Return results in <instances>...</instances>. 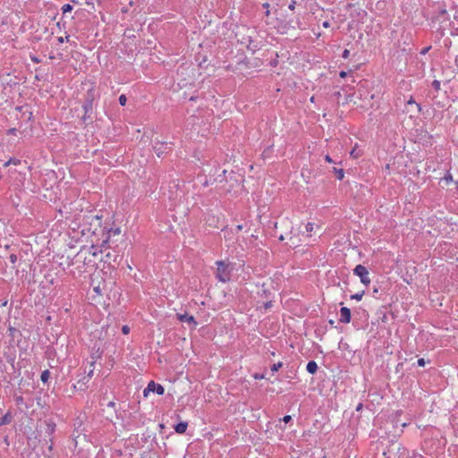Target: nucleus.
I'll use <instances>...</instances> for the list:
<instances>
[{
    "label": "nucleus",
    "instance_id": "nucleus-11",
    "mask_svg": "<svg viewBox=\"0 0 458 458\" xmlns=\"http://www.w3.org/2000/svg\"><path fill=\"white\" fill-rule=\"evenodd\" d=\"M92 109H93V98H89L83 105V110L86 111V113H92Z\"/></svg>",
    "mask_w": 458,
    "mask_h": 458
},
{
    "label": "nucleus",
    "instance_id": "nucleus-48",
    "mask_svg": "<svg viewBox=\"0 0 458 458\" xmlns=\"http://www.w3.org/2000/svg\"><path fill=\"white\" fill-rule=\"evenodd\" d=\"M11 164H12V159H9L8 161H6V162L4 163V166H8V165H10Z\"/></svg>",
    "mask_w": 458,
    "mask_h": 458
},
{
    "label": "nucleus",
    "instance_id": "nucleus-58",
    "mask_svg": "<svg viewBox=\"0 0 458 458\" xmlns=\"http://www.w3.org/2000/svg\"><path fill=\"white\" fill-rule=\"evenodd\" d=\"M320 36H321V34H320V33H318V34H317V38H319Z\"/></svg>",
    "mask_w": 458,
    "mask_h": 458
},
{
    "label": "nucleus",
    "instance_id": "nucleus-17",
    "mask_svg": "<svg viewBox=\"0 0 458 458\" xmlns=\"http://www.w3.org/2000/svg\"><path fill=\"white\" fill-rule=\"evenodd\" d=\"M317 226V225L315 223H311V222H309L305 228H306V232L309 233V235H311V233L315 230V227Z\"/></svg>",
    "mask_w": 458,
    "mask_h": 458
},
{
    "label": "nucleus",
    "instance_id": "nucleus-31",
    "mask_svg": "<svg viewBox=\"0 0 458 458\" xmlns=\"http://www.w3.org/2000/svg\"><path fill=\"white\" fill-rule=\"evenodd\" d=\"M350 154L353 158H358L360 157V154L356 152V148H354Z\"/></svg>",
    "mask_w": 458,
    "mask_h": 458
},
{
    "label": "nucleus",
    "instance_id": "nucleus-39",
    "mask_svg": "<svg viewBox=\"0 0 458 458\" xmlns=\"http://www.w3.org/2000/svg\"><path fill=\"white\" fill-rule=\"evenodd\" d=\"M295 4H296V2H295V1H292V3L289 4V7H288V8H289L291 11H293V10L295 9Z\"/></svg>",
    "mask_w": 458,
    "mask_h": 458
},
{
    "label": "nucleus",
    "instance_id": "nucleus-1",
    "mask_svg": "<svg viewBox=\"0 0 458 458\" xmlns=\"http://www.w3.org/2000/svg\"><path fill=\"white\" fill-rule=\"evenodd\" d=\"M279 276L275 278H267L262 283V294H259V303H263L265 310H269L272 307L276 293L278 291V280Z\"/></svg>",
    "mask_w": 458,
    "mask_h": 458
},
{
    "label": "nucleus",
    "instance_id": "nucleus-54",
    "mask_svg": "<svg viewBox=\"0 0 458 458\" xmlns=\"http://www.w3.org/2000/svg\"><path fill=\"white\" fill-rule=\"evenodd\" d=\"M173 198H174V196H173V195H170V196H169V199H173ZM174 198H177V194H175Z\"/></svg>",
    "mask_w": 458,
    "mask_h": 458
},
{
    "label": "nucleus",
    "instance_id": "nucleus-57",
    "mask_svg": "<svg viewBox=\"0 0 458 458\" xmlns=\"http://www.w3.org/2000/svg\"><path fill=\"white\" fill-rule=\"evenodd\" d=\"M49 58H50V59H54V58H55V56H54V55H50V56H49Z\"/></svg>",
    "mask_w": 458,
    "mask_h": 458
},
{
    "label": "nucleus",
    "instance_id": "nucleus-49",
    "mask_svg": "<svg viewBox=\"0 0 458 458\" xmlns=\"http://www.w3.org/2000/svg\"><path fill=\"white\" fill-rule=\"evenodd\" d=\"M57 40H58V42H59V43H64V38H63V37H59V38H57Z\"/></svg>",
    "mask_w": 458,
    "mask_h": 458
},
{
    "label": "nucleus",
    "instance_id": "nucleus-32",
    "mask_svg": "<svg viewBox=\"0 0 458 458\" xmlns=\"http://www.w3.org/2000/svg\"><path fill=\"white\" fill-rule=\"evenodd\" d=\"M9 259L11 263L14 264L17 261V256L15 254H11Z\"/></svg>",
    "mask_w": 458,
    "mask_h": 458
},
{
    "label": "nucleus",
    "instance_id": "nucleus-61",
    "mask_svg": "<svg viewBox=\"0 0 458 458\" xmlns=\"http://www.w3.org/2000/svg\"><path fill=\"white\" fill-rule=\"evenodd\" d=\"M455 185H456V189H458V182H455Z\"/></svg>",
    "mask_w": 458,
    "mask_h": 458
},
{
    "label": "nucleus",
    "instance_id": "nucleus-40",
    "mask_svg": "<svg viewBox=\"0 0 458 458\" xmlns=\"http://www.w3.org/2000/svg\"><path fill=\"white\" fill-rule=\"evenodd\" d=\"M429 48L430 47H425V48L421 49L420 54L421 55H426L428 53V51L429 50Z\"/></svg>",
    "mask_w": 458,
    "mask_h": 458
},
{
    "label": "nucleus",
    "instance_id": "nucleus-43",
    "mask_svg": "<svg viewBox=\"0 0 458 458\" xmlns=\"http://www.w3.org/2000/svg\"><path fill=\"white\" fill-rule=\"evenodd\" d=\"M325 160L327 162V163H333V160L332 158L330 157V156L327 155L325 157Z\"/></svg>",
    "mask_w": 458,
    "mask_h": 458
},
{
    "label": "nucleus",
    "instance_id": "nucleus-55",
    "mask_svg": "<svg viewBox=\"0 0 458 458\" xmlns=\"http://www.w3.org/2000/svg\"><path fill=\"white\" fill-rule=\"evenodd\" d=\"M208 184V181H205V182L203 183L204 186H207Z\"/></svg>",
    "mask_w": 458,
    "mask_h": 458
},
{
    "label": "nucleus",
    "instance_id": "nucleus-50",
    "mask_svg": "<svg viewBox=\"0 0 458 458\" xmlns=\"http://www.w3.org/2000/svg\"><path fill=\"white\" fill-rule=\"evenodd\" d=\"M120 232H121V231H120V229H119V228H117V229H115V230L114 231V234H119V233H120Z\"/></svg>",
    "mask_w": 458,
    "mask_h": 458
},
{
    "label": "nucleus",
    "instance_id": "nucleus-10",
    "mask_svg": "<svg viewBox=\"0 0 458 458\" xmlns=\"http://www.w3.org/2000/svg\"><path fill=\"white\" fill-rule=\"evenodd\" d=\"M452 182H454V181L451 174H445L439 182L442 188L448 187Z\"/></svg>",
    "mask_w": 458,
    "mask_h": 458
},
{
    "label": "nucleus",
    "instance_id": "nucleus-42",
    "mask_svg": "<svg viewBox=\"0 0 458 458\" xmlns=\"http://www.w3.org/2000/svg\"><path fill=\"white\" fill-rule=\"evenodd\" d=\"M31 60H32V62H34L36 64L40 63V60L38 57H36V56H31Z\"/></svg>",
    "mask_w": 458,
    "mask_h": 458
},
{
    "label": "nucleus",
    "instance_id": "nucleus-24",
    "mask_svg": "<svg viewBox=\"0 0 458 458\" xmlns=\"http://www.w3.org/2000/svg\"><path fill=\"white\" fill-rule=\"evenodd\" d=\"M363 295H364V292L352 294L351 296V299L356 300V301H360L362 299Z\"/></svg>",
    "mask_w": 458,
    "mask_h": 458
},
{
    "label": "nucleus",
    "instance_id": "nucleus-5",
    "mask_svg": "<svg viewBox=\"0 0 458 458\" xmlns=\"http://www.w3.org/2000/svg\"><path fill=\"white\" fill-rule=\"evenodd\" d=\"M98 255L97 250L92 246L90 248H83L81 249L77 255L75 256V259L77 260L83 259L84 262L88 260L89 262H91V258H94Z\"/></svg>",
    "mask_w": 458,
    "mask_h": 458
},
{
    "label": "nucleus",
    "instance_id": "nucleus-23",
    "mask_svg": "<svg viewBox=\"0 0 458 458\" xmlns=\"http://www.w3.org/2000/svg\"><path fill=\"white\" fill-rule=\"evenodd\" d=\"M113 258V255L111 254V252H107L106 255H105V258H102L101 259L104 261V262H106V263H109L111 264V259Z\"/></svg>",
    "mask_w": 458,
    "mask_h": 458
},
{
    "label": "nucleus",
    "instance_id": "nucleus-6",
    "mask_svg": "<svg viewBox=\"0 0 458 458\" xmlns=\"http://www.w3.org/2000/svg\"><path fill=\"white\" fill-rule=\"evenodd\" d=\"M353 274L360 277V282L364 285H369L370 284V278L369 276V271L363 265H357L353 269Z\"/></svg>",
    "mask_w": 458,
    "mask_h": 458
},
{
    "label": "nucleus",
    "instance_id": "nucleus-9",
    "mask_svg": "<svg viewBox=\"0 0 458 458\" xmlns=\"http://www.w3.org/2000/svg\"><path fill=\"white\" fill-rule=\"evenodd\" d=\"M177 318L181 321V322H185V323H188L190 325H192L193 327H195L197 326V322L194 318L193 316L191 315H189L187 313H184V314H177Z\"/></svg>",
    "mask_w": 458,
    "mask_h": 458
},
{
    "label": "nucleus",
    "instance_id": "nucleus-47",
    "mask_svg": "<svg viewBox=\"0 0 458 458\" xmlns=\"http://www.w3.org/2000/svg\"><path fill=\"white\" fill-rule=\"evenodd\" d=\"M362 409V403H359L356 407V411H360Z\"/></svg>",
    "mask_w": 458,
    "mask_h": 458
},
{
    "label": "nucleus",
    "instance_id": "nucleus-21",
    "mask_svg": "<svg viewBox=\"0 0 458 458\" xmlns=\"http://www.w3.org/2000/svg\"><path fill=\"white\" fill-rule=\"evenodd\" d=\"M407 105H408V106H415L417 107V109H418V112H420V106L419 104H417V103L415 102V100H414L412 98H411L407 101Z\"/></svg>",
    "mask_w": 458,
    "mask_h": 458
},
{
    "label": "nucleus",
    "instance_id": "nucleus-33",
    "mask_svg": "<svg viewBox=\"0 0 458 458\" xmlns=\"http://www.w3.org/2000/svg\"><path fill=\"white\" fill-rule=\"evenodd\" d=\"M122 332L124 334V335H127L129 334L130 332V327L129 326L125 325L122 327Z\"/></svg>",
    "mask_w": 458,
    "mask_h": 458
},
{
    "label": "nucleus",
    "instance_id": "nucleus-18",
    "mask_svg": "<svg viewBox=\"0 0 458 458\" xmlns=\"http://www.w3.org/2000/svg\"><path fill=\"white\" fill-rule=\"evenodd\" d=\"M46 426H47L46 432L48 435H51L55 431V425L52 422H46Z\"/></svg>",
    "mask_w": 458,
    "mask_h": 458
},
{
    "label": "nucleus",
    "instance_id": "nucleus-60",
    "mask_svg": "<svg viewBox=\"0 0 458 458\" xmlns=\"http://www.w3.org/2000/svg\"><path fill=\"white\" fill-rule=\"evenodd\" d=\"M91 0H87V4H90Z\"/></svg>",
    "mask_w": 458,
    "mask_h": 458
},
{
    "label": "nucleus",
    "instance_id": "nucleus-14",
    "mask_svg": "<svg viewBox=\"0 0 458 458\" xmlns=\"http://www.w3.org/2000/svg\"><path fill=\"white\" fill-rule=\"evenodd\" d=\"M12 420V416L10 413H6L4 416H3L1 418V420H0V426L1 425H4V424H8L10 423Z\"/></svg>",
    "mask_w": 458,
    "mask_h": 458
},
{
    "label": "nucleus",
    "instance_id": "nucleus-30",
    "mask_svg": "<svg viewBox=\"0 0 458 458\" xmlns=\"http://www.w3.org/2000/svg\"><path fill=\"white\" fill-rule=\"evenodd\" d=\"M432 86L434 87V89L436 90H439L440 89V81L435 80L433 82H432Z\"/></svg>",
    "mask_w": 458,
    "mask_h": 458
},
{
    "label": "nucleus",
    "instance_id": "nucleus-15",
    "mask_svg": "<svg viewBox=\"0 0 458 458\" xmlns=\"http://www.w3.org/2000/svg\"><path fill=\"white\" fill-rule=\"evenodd\" d=\"M157 145H158V144H157V145L154 147V149H155V151H156L157 155L158 157H160V155L163 153V149H162V148H163L164 146H165V147H166V146H167V143L161 142V143H159V146H157Z\"/></svg>",
    "mask_w": 458,
    "mask_h": 458
},
{
    "label": "nucleus",
    "instance_id": "nucleus-16",
    "mask_svg": "<svg viewBox=\"0 0 458 458\" xmlns=\"http://www.w3.org/2000/svg\"><path fill=\"white\" fill-rule=\"evenodd\" d=\"M334 172L336 174L338 180H343L344 177V172L342 168L334 167Z\"/></svg>",
    "mask_w": 458,
    "mask_h": 458
},
{
    "label": "nucleus",
    "instance_id": "nucleus-53",
    "mask_svg": "<svg viewBox=\"0 0 458 458\" xmlns=\"http://www.w3.org/2000/svg\"><path fill=\"white\" fill-rule=\"evenodd\" d=\"M108 405H109V406H114V402H110Z\"/></svg>",
    "mask_w": 458,
    "mask_h": 458
},
{
    "label": "nucleus",
    "instance_id": "nucleus-2",
    "mask_svg": "<svg viewBox=\"0 0 458 458\" xmlns=\"http://www.w3.org/2000/svg\"><path fill=\"white\" fill-rule=\"evenodd\" d=\"M265 9V22L277 30H287L289 28H295V26L292 25V21H287L285 18H282L278 16V10L276 8H270L269 4L266 3L262 4Z\"/></svg>",
    "mask_w": 458,
    "mask_h": 458
},
{
    "label": "nucleus",
    "instance_id": "nucleus-26",
    "mask_svg": "<svg viewBox=\"0 0 458 458\" xmlns=\"http://www.w3.org/2000/svg\"><path fill=\"white\" fill-rule=\"evenodd\" d=\"M72 10V6L69 4H64L63 7H62V11L64 13H66L68 12H71Z\"/></svg>",
    "mask_w": 458,
    "mask_h": 458
},
{
    "label": "nucleus",
    "instance_id": "nucleus-3",
    "mask_svg": "<svg viewBox=\"0 0 458 458\" xmlns=\"http://www.w3.org/2000/svg\"><path fill=\"white\" fill-rule=\"evenodd\" d=\"M216 277L223 283L229 282L231 280V273L233 269V264L229 261L219 260L216 262Z\"/></svg>",
    "mask_w": 458,
    "mask_h": 458
},
{
    "label": "nucleus",
    "instance_id": "nucleus-12",
    "mask_svg": "<svg viewBox=\"0 0 458 458\" xmlns=\"http://www.w3.org/2000/svg\"><path fill=\"white\" fill-rule=\"evenodd\" d=\"M187 427H188L187 422H180L177 425H175L174 430L176 433L182 434L186 431Z\"/></svg>",
    "mask_w": 458,
    "mask_h": 458
},
{
    "label": "nucleus",
    "instance_id": "nucleus-28",
    "mask_svg": "<svg viewBox=\"0 0 458 458\" xmlns=\"http://www.w3.org/2000/svg\"><path fill=\"white\" fill-rule=\"evenodd\" d=\"M126 101H127V98L125 95L122 94L120 97H119V103L121 106H124L126 104Z\"/></svg>",
    "mask_w": 458,
    "mask_h": 458
},
{
    "label": "nucleus",
    "instance_id": "nucleus-45",
    "mask_svg": "<svg viewBox=\"0 0 458 458\" xmlns=\"http://www.w3.org/2000/svg\"><path fill=\"white\" fill-rule=\"evenodd\" d=\"M11 159H12V164H13V165L20 164V160L19 159H15V158H11Z\"/></svg>",
    "mask_w": 458,
    "mask_h": 458
},
{
    "label": "nucleus",
    "instance_id": "nucleus-27",
    "mask_svg": "<svg viewBox=\"0 0 458 458\" xmlns=\"http://www.w3.org/2000/svg\"><path fill=\"white\" fill-rule=\"evenodd\" d=\"M225 174H226V170H224L223 171V174L218 175L216 178V181H217L219 182H223L224 180H226Z\"/></svg>",
    "mask_w": 458,
    "mask_h": 458
},
{
    "label": "nucleus",
    "instance_id": "nucleus-19",
    "mask_svg": "<svg viewBox=\"0 0 458 458\" xmlns=\"http://www.w3.org/2000/svg\"><path fill=\"white\" fill-rule=\"evenodd\" d=\"M50 376V372L47 369V370H44L40 376V379L42 382H47L48 377Z\"/></svg>",
    "mask_w": 458,
    "mask_h": 458
},
{
    "label": "nucleus",
    "instance_id": "nucleus-46",
    "mask_svg": "<svg viewBox=\"0 0 458 458\" xmlns=\"http://www.w3.org/2000/svg\"><path fill=\"white\" fill-rule=\"evenodd\" d=\"M15 131H16V129H15V128H12V129H10V130L8 131V133H9V134H14V133H15Z\"/></svg>",
    "mask_w": 458,
    "mask_h": 458
},
{
    "label": "nucleus",
    "instance_id": "nucleus-44",
    "mask_svg": "<svg viewBox=\"0 0 458 458\" xmlns=\"http://www.w3.org/2000/svg\"><path fill=\"white\" fill-rule=\"evenodd\" d=\"M339 75L341 78H345L347 76V72L344 71H342V72H340Z\"/></svg>",
    "mask_w": 458,
    "mask_h": 458
},
{
    "label": "nucleus",
    "instance_id": "nucleus-20",
    "mask_svg": "<svg viewBox=\"0 0 458 458\" xmlns=\"http://www.w3.org/2000/svg\"><path fill=\"white\" fill-rule=\"evenodd\" d=\"M86 384H87V382L78 381L77 385H74V388L78 387L80 390H84L85 388H87Z\"/></svg>",
    "mask_w": 458,
    "mask_h": 458
},
{
    "label": "nucleus",
    "instance_id": "nucleus-8",
    "mask_svg": "<svg viewBox=\"0 0 458 458\" xmlns=\"http://www.w3.org/2000/svg\"><path fill=\"white\" fill-rule=\"evenodd\" d=\"M351 310L347 307H342L340 310V318L339 321L344 324H348L351 322Z\"/></svg>",
    "mask_w": 458,
    "mask_h": 458
},
{
    "label": "nucleus",
    "instance_id": "nucleus-52",
    "mask_svg": "<svg viewBox=\"0 0 458 458\" xmlns=\"http://www.w3.org/2000/svg\"><path fill=\"white\" fill-rule=\"evenodd\" d=\"M116 259H117V256H116V255H114V259H113V261H114V262H116Z\"/></svg>",
    "mask_w": 458,
    "mask_h": 458
},
{
    "label": "nucleus",
    "instance_id": "nucleus-29",
    "mask_svg": "<svg viewBox=\"0 0 458 458\" xmlns=\"http://www.w3.org/2000/svg\"><path fill=\"white\" fill-rule=\"evenodd\" d=\"M91 114L92 113H86V111H84V114L82 116V120L84 122L88 121V120H91Z\"/></svg>",
    "mask_w": 458,
    "mask_h": 458
},
{
    "label": "nucleus",
    "instance_id": "nucleus-34",
    "mask_svg": "<svg viewBox=\"0 0 458 458\" xmlns=\"http://www.w3.org/2000/svg\"><path fill=\"white\" fill-rule=\"evenodd\" d=\"M349 55H350V51L348 49H344L342 54L343 58L347 59L349 57Z\"/></svg>",
    "mask_w": 458,
    "mask_h": 458
},
{
    "label": "nucleus",
    "instance_id": "nucleus-4",
    "mask_svg": "<svg viewBox=\"0 0 458 458\" xmlns=\"http://www.w3.org/2000/svg\"><path fill=\"white\" fill-rule=\"evenodd\" d=\"M280 225L284 231L277 236L279 241H284L285 239H289L292 242V244H295V242L293 241V222L291 220H289L288 218H284L281 221Z\"/></svg>",
    "mask_w": 458,
    "mask_h": 458
},
{
    "label": "nucleus",
    "instance_id": "nucleus-36",
    "mask_svg": "<svg viewBox=\"0 0 458 458\" xmlns=\"http://www.w3.org/2000/svg\"><path fill=\"white\" fill-rule=\"evenodd\" d=\"M16 403L18 405L22 404L23 403V398L21 396L16 397Z\"/></svg>",
    "mask_w": 458,
    "mask_h": 458
},
{
    "label": "nucleus",
    "instance_id": "nucleus-13",
    "mask_svg": "<svg viewBox=\"0 0 458 458\" xmlns=\"http://www.w3.org/2000/svg\"><path fill=\"white\" fill-rule=\"evenodd\" d=\"M318 370V364L311 360V361H309L308 364H307V371L310 374H315Z\"/></svg>",
    "mask_w": 458,
    "mask_h": 458
},
{
    "label": "nucleus",
    "instance_id": "nucleus-25",
    "mask_svg": "<svg viewBox=\"0 0 458 458\" xmlns=\"http://www.w3.org/2000/svg\"><path fill=\"white\" fill-rule=\"evenodd\" d=\"M283 366V363L281 361L277 362V363H275L273 364V366L271 367V370L273 372H276L281 367Z\"/></svg>",
    "mask_w": 458,
    "mask_h": 458
},
{
    "label": "nucleus",
    "instance_id": "nucleus-41",
    "mask_svg": "<svg viewBox=\"0 0 458 458\" xmlns=\"http://www.w3.org/2000/svg\"><path fill=\"white\" fill-rule=\"evenodd\" d=\"M322 25H323L324 28L327 29V28L330 27V22L328 21H326L323 22Z\"/></svg>",
    "mask_w": 458,
    "mask_h": 458
},
{
    "label": "nucleus",
    "instance_id": "nucleus-35",
    "mask_svg": "<svg viewBox=\"0 0 458 458\" xmlns=\"http://www.w3.org/2000/svg\"><path fill=\"white\" fill-rule=\"evenodd\" d=\"M179 187H180V181L179 180L174 181L173 186H171V188L178 189Z\"/></svg>",
    "mask_w": 458,
    "mask_h": 458
},
{
    "label": "nucleus",
    "instance_id": "nucleus-38",
    "mask_svg": "<svg viewBox=\"0 0 458 458\" xmlns=\"http://www.w3.org/2000/svg\"><path fill=\"white\" fill-rule=\"evenodd\" d=\"M418 365L420 367H423L425 365V360H424L423 358H420V359L418 360Z\"/></svg>",
    "mask_w": 458,
    "mask_h": 458
},
{
    "label": "nucleus",
    "instance_id": "nucleus-51",
    "mask_svg": "<svg viewBox=\"0 0 458 458\" xmlns=\"http://www.w3.org/2000/svg\"><path fill=\"white\" fill-rule=\"evenodd\" d=\"M93 374V369L89 370L88 373V377H90Z\"/></svg>",
    "mask_w": 458,
    "mask_h": 458
},
{
    "label": "nucleus",
    "instance_id": "nucleus-56",
    "mask_svg": "<svg viewBox=\"0 0 458 458\" xmlns=\"http://www.w3.org/2000/svg\"><path fill=\"white\" fill-rule=\"evenodd\" d=\"M242 228V225H238V226H237V229H238V230H241Z\"/></svg>",
    "mask_w": 458,
    "mask_h": 458
},
{
    "label": "nucleus",
    "instance_id": "nucleus-37",
    "mask_svg": "<svg viewBox=\"0 0 458 458\" xmlns=\"http://www.w3.org/2000/svg\"><path fill=\"white\" fill-rule=\"evenodd\" d=\"M291 420H292V417L290 415H285L283 418V421L285 422V423H288Z\"/></svg>",
    "mask_w": 458,
    "mask_h": 458
},
{
    "label": "nucleus",
    "instance_id": "nucleus-7",
    "mask_svg": "<svg viewBox=\"0 0 458 458\" xmlns=\"http://www.w3.org/2000/svg\"><path fill=\"white\" fill-rule=\"evenodd\" d=\"M149 392H155L158 395H162L165 393V388L161 385L157 384L154 381H150L143 391L144 396H148Z\"/></svg>",
    "mask_w": 458,
    "mask_h": 458
},
{
    "label": "nucleus",
    "instance_id": "nucleus-22",
    "mask_svg": "<svg viewBox=\"0 0 458 458\" xmlns=\"http://www.w3.org/2000/svg\"><path fill=\"white\" fill-rule=\"evenodd\" d=\"M229 175H230V181H233L235 183L239 184L240 180L238 179V175L235 173L231 172Z\"/></svg>",
    "mask_w": 458,
    "mask_h": 458
},
{
    "label": "nucleus",
    "instance_id": "nucleus-59",
    "mask_svg": "<svg viewBox=\"0 0 458 458\" xmlns=\"http://www.w3.org/2000/svg\"><path fill=\"white\" fill-rule=\"evenodd\" d=\"M455 62L458 64V56L456 57Z\"/></svg>",
    "mask_w": 458,
    "mask_h": 458
}]
</instances>
